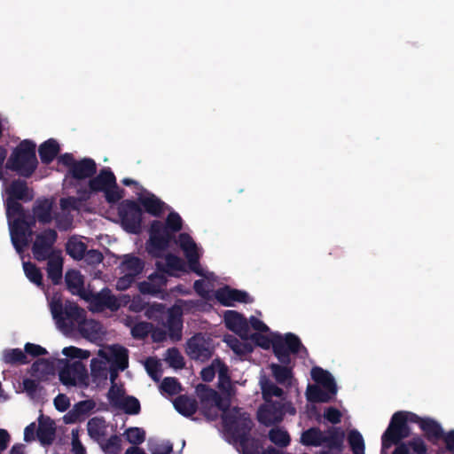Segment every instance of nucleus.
Wrapping results in <instances>:
<instances>
[{
	"mask_svg": "<svg viewBox=\"0 0 454 454\" xmlns=\"http://www.w3.org/2000/svg\"><path fill=\"white\" fill-rule=\"evenodd\" d=\"M397 443V412L392 416L391 423L382 436V454H387V450Z\"/></svg>",
	"mask_w": 454,
	"mask_h": 454,
	"instance_id": "nucleus-33",
	"label": "nucleus"
},
{
	"mask_svg": "<svg viewBox=\"0 0 454 454\" xmlns=\"http://www.w3.org/2000/svg\"><path fill=\"white\" fill-rule=\"evenodd\" d=\"M88 433L96 441L102 440L108 433V425L101 418L91 419L87 425Z\"/></svg>",
	"mask_w": 454,
	"mask_h": 454,
	"instance_id": "nucleus-34",
	"label": "nucleus"
},
{
	"mask_svg": "<svg viewBox=\"0 0 454 454\" xmlns=\"http://www.w3.org/2000/svg\"><path fill=\"white\" fill-rule=\"evenodd\" d=\"M37 159L35 156V144L29 140L22 141L12 153L6 167L28 176L35 169Z\"/></svg>",
	"mask_w": 454,
	"mask_h": 454,
	"instance_id": "nucleus-9",
	"label": "nucleus"
},
{
	"mask_svg": "<svg viewBox=\"0 0 454 454\" xmlns=\"http://www.w3.org/2000/svg\"><path fill=\"white\" fill-rule=\"evenodd\" d=\"M54 405L59 411H65L69 407L70 402L65 395H59L54 399Z\"/></svg>",
	"mask_w": 454,
	"mask_h": 454,
	"instance_id": "nucleus-61",
	"label": "nucleus"
},
{
	"mask_svg": "<svg viewBox=\"0 0 454 454\" xmlns=\"http://www.w3.org/2000/svg\"><path fill=\"white\" fill-rule=\"evenodd\" d=\"M248 325L255 332L253 334L249 333V339L264 349L272 348L275 356L283 364L289 363L290 353H297L302 348L297 336L293 333L281 335L273 333L256 316H252L249 318Z\"/></svg>",
	"mask_w": 454,
	"mask_h": 454,
	"instance_id": "nucleus-4",
	"label": "nucleus"
},
{
	"mask_svg": "<svg viewBox=\"0 0 454 454\" xmlns=\"http://www.w3.org/2000/svg\"><path fill=\"white\" fill-rule=\"evenodd\" d=\"M343 436V432L335 428L326 432L310 428L301 434V442L306 446H326L339 450L342 445Z\"/></svg>",
	"mask_w": 454,
	"mask_h": 454,
	"instance_id": "nucleus-10",
	"label": "nucleus"
},
{
	"mask_svg": "<svg viewBox=\"0 0 454 454\" xmlns=\"http://www.w3.org/2000/svg\"><path fill=\"white\" fill-rule=\"evenodd\" d=\"M197 393L202 403L203 412L208 419H214L217 417L218 411L223 412L225 437L243 454H279L274 449L266 451L258 440L247 436L251 420L246 412L237 408L227 411V401L220 399L215 390L204 385L197 387Z\"/></svg>",
	"mask_w": 454,
	"mask_h": 454,
	"instance_id": "nucleus-1",
	"label": "nucleus"
},
{
	"mask_svg": "<svg viewBox=\"0 0 454 454\" xmlns=\"http://www.w3.org/2000/svg\"><path fill=\"white\" fill-rule=\"evenodd\" d=\"M41 388L38 382L35 380L25 378L22 381V387L18 389L17 392H24L29 397L35 398L39 395Z\"/></svg>",
	"mask_w": 454,
	"mask_h": 454,
	"instance_id": "nucleus-46",
	"label": "nucleus"
},
{
	"mask_svg": "<svg viewBox=\"0 0 454 454\" xmlns=\"http://www.w3.org/2000/svg\"><path fill=\"white\" fill-rule=\"evenodd\" d=\"M259 384L264 402L274 403L272 400L274 397L279 398L280 401L283 400V390L276 386L265 375H262L260 377Z\"/></svg>",
	"mask_w": 454,
	"mask_h": 454,
	"instance_id": "nucleus-29",
	"label": "nucleus"
},
{
	"mask_svg": "<svg viewBox=\"0 0 454 454\" xmlns=\"http://www.w3.org/2000/svg\"><path fill=\"white\" fill-rule=\"evenodd\" d=\"M348 441L354 454H364V441L357 430L352 429L348 432Z\"/></svg>",
	"mask_w": 454,
	"mask_h": 454,
	"instance_id": "nucleus-41",
	"label": "nucleus"
},
{
	"mask_svg": "<svg viewBox=\"0 0 454 454\" xmlns=\"http://www.w3.org/2000/svg\"><path fill=\"white\" fill-rule=\"evenodd\" d=\"M79 331L84 338L95 342L102 340L106 335L104 327L94 320L84 319Z\"/></svg>",
	"mask_w": 454,
	"mask_h": 454,
	"instance_id": "nucleus-28",
	"label": "nucleus"
},
{
	"mask_svg": "<svg viewBox=\"0 0 454 454\" xmlns=\"http://www.w3.org/2000/svg\"><path fill=\"white\" fill-rule=\"evenodd\" d=\"M213 350V344L208 337L199 334L192 337L187 343L186 352L188 356L195 360L204 361L210 357Z\"/></svg>",
	"mask_w": 454,
	"mask_h": 454,
	"instance_id": "nucleus-17",
	"label": "nucleus"
},
{
	"mask_svg": "<svg viewBox=\"0 0 454 454\" xmlns=\"http://www.w3.org/2000/svg\"><path fill=\"white\" fill-rule=\"evenodd\" d=\"M59 152V145L54 139H49L42 144L39 147V155L41 160L49 163L53 160Z\"/></svg>",
	"mask_w": 454,
	"mask_h": 454,
	"instance_id": "nucleus-36",
	"label": "nucleus"
},
{
	"mask_svg": "<svg viewBox=\"0 0 454 454\" xmlns=\"http://www.w3.org/2000/svg\"><path fill=\"white\" fill-rule=\"evenodd\" d=\"M183 308L181 304L175 305L168 311V335L173 340H178L181 338L182 320L181 316Z\"/></svg>",
	"mask_w": 454,
	"mask_h": 454,
	"instance_id": "nucleus-24",
	"label": "nucleus"
},
{
	"mask_svg": "<svg viewBox=\"0 0 454 454\" xmlns=\"http://www.w3.org/2000/svg\"><path fill=\"white\" fill-rule=\"evenodd\" d=\"M224 323L226 327L239 334L242 339H249V325L247 319L239 312L227 310L224 313Z\"/></svg>",
	"mask_w": 454,
	"mask_h": 454,
	"instance_id": "nucleus-20",
	"label": "nucleus"
},
{
	"mask_svg": "<svg viewBox=\"0 0 454 454\" xmlns=\"http://www.w3.org/2000/svg\"><path fill=\"white\" fill-rule=\"evenodd\" d=\"M72 447L74 454H86L84 447L79 441L77 430H72Z\"/></svg>",
	"mask_w": 454,
	"mask_h": 454,
	"instance_id": "nucleus-60",
	"label": "nucleus"
},
{
	"mask_svg": "<svg viewBox=\"0 0 454 454\" xmlns=\"http://www.w3.org/2000/svg\"><path fill=\"white\" fill-rule=\"evenodd\" d=\"M38 437L43 444H49L54 437L53 423L49 419H42L38 428Z\"/></svg>",
	"mask_w": 454,
	"mask_h": 454,
	"instance_id": "nucleus-39",
	"label": "nucleus"
},
{
	"mask_svg": "<svg viewBox=\"0 0 454 454\" xmlns=\"http://www.w3.org/2000/svg\"><path fill=\"white\" fill-rule=\"evenodd\" d=\"M136 192L138 202L147 213L157 216L166 210L165 203L147 190L138 187Z\"/></svg>",
	"mask_w": 454,
	"mask_h": 454,
	"instance_id": "nucleus-19",
	"label": "nucleus"
},
{
	"mask_svg": "<svg viewBox=\"0 0 454 454\" xmlns=\"http://www.w3.org/2000/svg\"><path fill=\"white\" fill-rule=\"evenodd\" d=\"M51 203L49 200H43L35 207L34 214L35 218L42 223H48L51 217Z\"/></svg>",
	"mask_w": 454,
	"mask_h": 454,
	"instance_id": "nucleus-44",
	"label": "nucleus"
},
{
	"mask_svg": "<svg viewBox=\"0 0 454 454\" xmlns=\"http://www.w3.org/2000/svg\"><path fill=\"white\" fill-rule=\"evenodd\" d=\"M149 450L152 454H169L172 446L168 442L149 441Z\"/></svg>",
	"mask_w": 454,
	"mask_h": 454,
	"instance_id": "nucleus-51",
	"label": "nucleus"
},
{
	"mask_svg": "<svg viewBox=\"0 0 454 454\" xmlns=\"http://www.w3.org/2000/svg\"><path fill=\"white\" fill-rule=\"evenodd\" d=\"M4 197L12 242L17 252L21 253L29 241L31 228L25 221L17 200H30L32 194L25 183L14 181L11 184H4Z\"/></svg>",
	"mask_w": 454,
	"mask_h": 454,
	"instance_id": "nucleus-3",
	"label": "nucleus"
},
{
	"mask_svg": "<svg viewBox=\"0 0 454 454\" xmlns=\"http://www.w3.org/2000/svg\"><path fill=\"white\" fill-rule=\"evenodd\" d=\"M165 360L174 368H181L184 365L183 356L179 351L175 348L168 350Z\"/></svg>",
	"mask_w": 454,
	"mask_h": 454,
	"instance_id": "nucleus-52",
	"label": "nucleus"
},
{
	"mask_svg": "<svg viewBox=\"0 0 454 454\" xmlns=\"http://www.w3.org/2000/svg\"><path fill=\"white\" fill-rule=\"evenodd\" d=\"M113 385L108 392V398L113 405H116L120 403V402L124 398L125 393L121 387L112 382Z\"/></svg>",
	"mask_w": 454,
	"mask_h": 454,
	"instance_id": "nucleus-54",
	"label": "nucleus"
},
{
	"mask_svg": "<svg viewBox=\"0 0 454 454\" xmlns=\"http://www.w3.org/2000/svg\"><path fill=\"white\" fill-rule=\"evenodd\" d=\"M215 373L218 374V387L228 397L233 395L235 390L227 374V367L221 361L215 360L210 366L203 369L201 377L205 381H211Z\"/></svg>",
	"mask_w": 454,
	"mask_h": 454,
	"instance_id": "nucleus-15",
	"label": "nucleus"
},
{
	"mask_svg": "<svg viewBox=\"0 0 454 454\" xmlns=\"http://www.w3.org/2000/svg\"><path fill=\"white\" fill-rule=\"evenodd\" d=\"M65 280L68 290L75 295L82 297H87L84 288L83 278L78 270H67L65 276Z\"/></svg>",
	"mask_w": 454,
	"mask_h": 454,
	"instance_id": "nucleus-25",
	"label": "nucleus"
},
{
	"mask_svg": "<svg viewBox=\"0 0 454 454\" xmlns=\"http://www.w3.org/2000/svg\"><path fill=\"white\" fill-rule=\"evenodd\" d=\"M160 362L154 358H149L145 363L146 372L154 380L160 377Z\"/></svg>",
	"mask_w": 454,
	"mask_h": 454,
	"instance_id": "nucleus-53",
	"label": "nucleus"
},
{
	"mask_svg": "<svg viewBox=\"0 0 454 454\" xmlns=\"http://www.w3.org/2000/svg\"><path fill=\"white\" fill-rule=\"evenodd\" d=\"M96 170L94 161L91 160L84 159L74 164L71 174L74 178L82 180L90 176Z\"/></svg>",
	"mask_w": 454,
	"mask_h": 454,
	"instance_id": "nucleus-32",
	"label": "nucleus"
},
{
	"mask_svg": "<svg viewBox=\"0 0 454 454\" xmlns=\"http://www.w3.org/2000/svg\"><path fill=\"white\" fill-rule=\"evenodd\" d=\"M94 406L95 403L90 400L80 402L74 406L72 411L65 415L64 420L67 423H73L79 419L80 415L89 412Z\"/></svg>",
	"mask_w": 454,
	"mask_h": 454,
	"instance_id": "nucleus-37",
	"label": "nucleus"
},
{
	"mask_svg": "<svg viewBox=\"0 0 454 454\" xmlns=\"http://www.w3.org/2000/svg\"><path fill=\"white\" fill-rule=\"evenodd\" d=\"M443 440L446 450L450 452L454 453V430H450L447 433L443 432Z\"/></svg>",
	"mask_w": 454,
	"mask_h": 454,
	"instance_id": "nucleus-62",
	"label": "nucleus"
},
{
	"mask_svg": "<svg viewBox=\"0 0 454 454\" xmlns=\"http://www.w3.org/2000/svg\"><path fill=\"white\" fill-rule=\"evenodd\" d=\"M173 404L175 409L184 416L192 415L197 409L195 401L186 396L176 398Z\"/></svg>",
	"mask_w": 454,
	"mask_h": 454,
	"instance_id": "nucleus-38",
	"label": "nucleus"
},
{
	"mask_svg": "<svg viewBox=\"0 0 454 454\" xmlns=\"http://www.w3.org/2000/svg\"><path fill=\"white\" fill-rule=\"evenodd\" d=\"M167 226L170 230L176 231L182 228V218L176 213H169L167 218Z\"/></svg>",
	"mask_w": 454,
	"mask_h": 454,
	"instance_id": "nucleus-56",
	"label": "nucleus"
},
{
	"mask_svg": "<svg viewBox=\"0 0 454 454\" xmlns=\"http://www.w3.org/2000/svg\"><path fill=\"white\" fill-rule=\"evenodd\" d=\"M176 243L182 249L190 270L204 278L194 283V288L200 295L207 298L211 291L212 285L210 282L215 280V275L203 269L199 263V260L202 254L201 247L194 242L191 236L185 233H182L178 236Z\"/></svg>",
	"mask_w": 454,
	"mask_h": 454,
	"instance_id": "nucleus-6",
	"label": "nucleus"
},
{
	"mask_svg": "<svg viewBox=\"0 0 454 454\" xmlns=\"http://www.w3.org/2000/svg\"><path fill=\"white\" fill-rule=\"evenodd\" d=\"M119 215L122 228L130 233H138L141 230L142 211L132 201H125L121 205Z\"/></svg>",
	"mask_w": 454,
	"mask_h": 454,
	"instance_id": "nucleus-16",
	"label": "nucleus"
},
{
	"mask_svg": "<svg viewBox=\"0 0 454 454\" xmlns=\"http://www.w3.org/2000/svg\"><path fill=\"white\" fill-rule=\"evenodd\" d=\"M419 428L423 431L426 439L431 444H437L444 436V429L442 425L434 419L426 418L421 419L419 417L417 421Z\"/></svg>",
	"mask_w": 454,
	"mask_h": 454,
	"instance_id": "nucleus-21",
	"label": "nucleus"
},
{
	"mask_svg": "<svg viewBox=\"0 0 454 454\" xmlns=\"http://www.w3.org/2000/svg\"><path fill=\"white\" fill-rule=\"evenodd\" d=\"M26 355H30L32 356H37L41 355H44L47 353L46 349L40 345L34 343H27L25 345V352Z\"/></svg>",
	"mask_w": 454,
	"mask_h": 454,
	"instance_id": "nucleus-59",
	"label": "nucleus"
},
{
	"mask_svg": "<svg viewBox=\"0 0 454 454\" xmlns=\"http://www.w3.org/2000/svg\"><path fill=\"white\" fill-rule=\"evenodd\" d=\"M269 436L273 443L281 447L286 446L290 442L288 433L282 428H272L270 431Z\"/></svg>",
	"mask_w": 454,
	"mask_h": 454,
	"instance_id": "nucleus-45",
	"label": "nucleus"
},
{
	"mask_svg": "<svg viewBox=\"0 0 454 454\" xmlns=\"http://www.w3.org/2000/svg\"><path fill=\"white\" fill-rule=\"evenodd\" d=\"M257 415L260 422L270 425L281 421L284 412L279 402H264V404L259 408Z\"/></svg>",
	"mask_w": 454,
	"mask_h": 454,
	"instance_id": "nucleus-22",
	"label": "nucleus"
},
{
	"mask_svg": "<svg viewBox=\"0 0 454 454\" xmlns=\"http://www.w3.org/2000/svg\"><path fill=\"white\" fill-rule=\"evenodd\" d=\"M120 273L121 277L117 280L116 288L126 290L134 282L144 268L143 262L131 254L122 255L121 258Z\"/></svg>",
	"mask_w": 454,
	"mask_h": 454,
	"instance_id": "nucleus-13",
	"label": "nucleus"
},
{
	"mask_svg": "<svg viewBox=\"0 0 454 454\" xmlns=\"http://www.w3.org/2000/svg\"><path fill=\"white\" fill-rule=\"evenodd\" d=\"M90 192H103L108 202L114 203L121 198V193L115 184V178L112 172L101 171L97 176L89 182Z\"/></svg>",
	"mask_w": 454,
	"mask_h": 454,
	"instance_id": "nucleus-12",
	"label": "nucleus"
},
{
	"mask_svg": "<svg viewBox=\"0 0 454 454\" xmlns=\"http://www.w3.org/2000/svg\"><path fill=\"white\" fill-rule=\"evenodd\" d=\"M36 430V426L35 423H31L28 425L24 430V439L28 442L35 438V432Z\"/></svg>",
	"mask_w": 454,
	"mask_h": 454,
	"instance_id": "nucleus-64",
	"label": "nucleus"
},
{
	"mask_svg": "<svg viewBox=\"0 0 454 454\" xmlns=\"http://www.w3.org/2000/svg\"><path fill=\"white\" fill-rule=\"evenodd\" d=\"M169 234L162 223L154 221L151 225L150 239L146 245L147 252L159 258L156 262L157 272L151 275L146 281L140 283L139 290L143 294H156L166 285L165 273L178 277L186 272L184 262L176 255L164 254L169 243Z\"/></svg>",
	"mask_w": 454,
	"mask_h": 454,
	"instance_id": "nucleus-2",
	"label": "nucleus"
},
{
	"mask_svg": "<svg viewBox=\"0 0 454 454\" xmlns=\"http://www.w3.org/2000/svg\"><path fill=\"white\" fill-rule=\"evenodd\" d=\"M3 360L7 364H27V355L20 348L5 349L3 352Z\"/></svg>",
	"mask_w": 454,
	"mask_h": 454,
	"instance_id": "nucleus-42",
	"label": "nucleus"
},
{
	"mask_svg": "<svg viewBox=\"0 0 454 454\" xmlns=\"http://www.w3.org/2000/svg\"><path fill=\"white\" fill-rule=\"evenodd\" d=\"M272 376L275 380L286 387H296V380L294 377L292 369L287 366L271 364L270 365Z\"/></svg>",
	"mask_w": 454,
	"mask_h": 454,
	"instance_id": "nucleus-27",
	"label": "nucleus"
},
{
	"mask_svg": "<svg viewBox=\"0 0 454 454\" xmlns=\"http://www.w3.org/2000/svg\"><path fill=\"white\" fill-rule=\"evenodd\" d=\"M86 260L91 263H98L102 261V254L96 250H90L86 254Z\"/></svg>",
	"mask_w": 454,
	"mask_h": 454,
	"instance_id": "nucleus-63",
	"label": "nucleus"
},
{
	"mask_svg": "<svg viewBox=\"0 0 454 454\" xmlns=\"http://www.w3.org/2000/svg\"><path fill=\"white\" fill-rule=\"evenodd\" d=\"M51 316L57 327L64 333L74 329L80 330L85 319V312L72 302H67L63 308L61 296L59 294L48 298Z\"/></svg>",
	"mask_w": 454,
	"mask_h": 454,
	"instance_id": "nucleus-7",
	"label": "nucleus"
},
{
	"mask_svg": "<svg viewBox=\"0 0 454 454\" xmlns=\"http://www.w3.org/2000/svg\"><path fill=\"white\" fill-rule=\"evenodd\" d=\"M55 363L64 364L66 362L63 359L57 360H45L41 359L34 363L31 367L32 376L38 380H48L51 376L55 374Z\"/></svg>",
	"mask_w": 454,
	"mask_h": 454,
	"instance_id": "nucleus-23",
	"label": "nucleus"
},
{
	"mask_svg": "<svg viewBox=\"0 0 454 454\" xmlns=\"http://www.w3.org/2000/svg\"><path fill=\"white\" fill-rule=\"evenodd\" d=\"M23 270L26 277L34 284L40 286L42 274L40 270L32 263L23 262Z\"/></svg>",
	"mask_w": 454,
	"mask_h": 454,
	"instance_id": "nucleus-49",
	"label": "nucleus"
},
{
	"mask_svg": "<svg viewBox=\"0 0 454 454\" xmlns=\"http://www.w3.org/2000/svg\"><path fill=\"white\" fill-rule=\"evenodd\" d=\"M115 406L123 409L128 413L133 414L137 413L140 408L139 403L136 398L127 395Z\"/></svg>",
	"mask_w": 454,
	"mask_h": 454,
	"instance_id": "nucleus-50",
	"label": "nucleus"
},
{
	"mask_svg": "<svg viewBox=\"0 0 454 454\" xmlns=\"http://www.w3.org/2000/svg\"><path fill=\"white\" fill-rule=\"evenodd\" d=\"M86 246L77 237H72L67 243V252L74 259H81L85 253Z\"/></svg>",
	"mask_w": 454,
	"mask_h": 454,
	"instance_id": "nucleus-40",
	"label": "nucleus"
},
{
	"mask_svg": "<svg viewBox=\"0 0 454 454\" xmlns=\"http://www.w3.org/2000/svg\"><path fill=\"white\" fill-rule=\"evenodd\" d=\"M228 346L239 355L247 354L252 351V347L247 342H241L238 339L232 336H228L225 339Z\"/></svg>",
	"mask_w": 454,
	"mask_h": 454,
	"instance_id": "nucleus-47",
	"label": "nucleus"
},
{
	"mask_svg": "<svg viewBox=\"0 0 454 454\" xmlns=\"http://www.w3.org/2000/svg\"><path fill=\"white\" fill-rule=\"evenodd\" d=\"M55 239L56 232L54 231H44L37 236L33 252L37 260L48 258V276L54 283H58L62 277L63 259L59 251L50 253L51 247Z\"/></svg>",
	"mask_w": 454,
	"mask_h": 454,
	"instance_id": "nucleus-8",
	"label": "nucleus"
},
{
	"mask_svg": "<svg viewBox=\"0 0 454 454\" xmlns=\"http://www.w3.org/2000/svg\"><path fill=\"white\" fill-rule=\"evenodd\" d=\"M312 380L316 382L315 385L321 386L332 394L337 393V387L333 376L320 367L315 366L311 369L310 372Z\"/></svg>",
	"mask_w": 454,
	"mask_h": 454,
	"instance_id": "nucleus-26",
	"label": "nucleus"
},
{
	"mask_svg": "<svg viewBox=\"0 0 454 454\" xmlns=\"http://www.w3.org/2000/svg\"><path fill=\"white\" fill-rule=\"evenodd\" d=\"M427 448L420 436H414L408 443L399 442V454H427Z\"/></svg>",
	"mask_w": 454,
	"mask_h": 454,
	"instance_id": "nucleus-30",
	"label": "nucleus"
},
{
	"mask_svg": "<svg viewBox=\"0 0 454 454\" xmlns=\"http://www.w3.org/2000/svg\"><path fill=\"white\" fill-rule=\"evenodd\" d=\"M336 394H332L318 385H308L306 397L313 403H326Z\"/></svg>",
	"mask_w": 454,
	"mask_h": 454,
	"instance_id": "nucleus-35",
	"label": "nucleus"
},
{
	"mask_svg": "<svg viewBox=\"0 0 454 454\" xmlns=\"http://www.w3.org/2000/svg\"><path fill=\"white\" fill-rule=\"evenodd\" d=\"M62 354L70 360H87L90 356V352L74 346L66 347L62 349Z\"/></svg>",
	"mask_w": 454,
	"mask_h": 454,
	"instance_id": "nucleus-43",
	"label": "nucleus"
},
{
	"mask_svg": "<svg viewBox=\"0 0 454 454\" xmlns=\"http://www.w3.org/2000/svg\"><path fill=\"white\" fill-rule=\"evenodd\" d=\"M161 389L169 395H175L180 391V385L175 379L166 378L161 384Z\"/></svg>",
	"mask_w": 454,
	"mask_h": 454,
	"instance_id": "nucleus-55",
	"label": "nucleus"
},
{
	"mask_svg": "<svg viewBox=\"0 0 454 454\" xmlns=\"http://www.w3.org/2000/svg\"><path fill=\"white\" fill-rule=\"evenodd\" d=\"M124 436L131 444H140L145 441V433L139 427H129L124 432Z\"/></svg>",
	"mask_w": 454,
	"mask_h": 454,
	"instance_id": "nucleus-48",
	"label": "nucleus"
},
{
	"mask_svg": "<svg viewBox=\"0 0 454 454\" xmlns=\"http://www.w3.org/2000/svg\"><path fill=\"white\" fill-rule=\"evenodd\" d=\"M86 295L87 297H82V299L89 303V308L92 311H101L105 308L117 310L121 306L128 303V297L126 295L120 297L113 296L108 289H103L98 294H92L87 291Z\"/></svg>",
	"mask_w": 454,
	"mask_h": 454,
	"instance_id": "nucleus-11",
	"label": "nucleus"
},
{
	"mask_svg": "<svg viewBox=\"0 0 454 454\" xmlns=\"http://www.w3.org/2000/svg\"><path fill=\"white\" fill-rule=\"evenodd\" d=\"M59 380L65 386L86 387L90 386V376L84 364L74 362L67 364L59 371Z\"/></svg>",
	"mask_w": 454,
	"mask_h": 454,
	"instance_id": "nucleus-14",
	"label": "nucleus"
},
{
	"mask_svg": "<svg viewBox=\"0 0 454 454\" xmlns=\"http://www.w3.org/2000/svg\"><path fill=\"white\" fill-rule=\"evenodd\" d=\"M215 299L223 306H234L236 302L249 303L253 298L245 291L223 286L215 293Z\"/></svg>",
	"mask_w": 454,
	"mask_h": 454,
	"instance_id": "nucleus-18",
	"label": "nucleus"
},
{
	"mask_svg": "<svg viewBox=\"0 0 454 454\" xmlns=\"http://www.w3.org/2000/svg\"><path fill=\"white\" fill-rule=\"evenodd\" d=\"M419 416L416 413L409 411H399V442L411 434V429L409 423L417 424Z\"/></svg>",
	"mask_w": 454,
	"mask_h": 454,
	"instance_id": "nucleus-31",
	"label": "nucleus"
},
{
	"mask_svg": "<svg viewBox=\"0 0 454 454\" xmlns=\"http://www.w3.org/2000/svg\"><path fill=\"white\" fill-rule=\"evenodd\" d=\"M128 366V351L121 346L113 345L100 348L90 360V380L96 387L105 386L108 378L114 382L118 371Z\"/></svg>",
	"mask_w": 454,
	"mask_h": 454,
	"instance_id": "nucleus-5",
	"label": "nucleus"
},
{
	"mask_svg": "<svg viewBox=\"0 0 454 454\" xmlns=\"http://www.w3.org/2000/svg\"><path fill=\"white\" fill-rule=\"evenodd\" d=\"M325 419L332 424H337L340 421L341 413L339 410L330 407L324 412Z\"/></svg>",
	"mask_w": 454,
	"mask_h": 454,
	"instance_id": "nucleus-58",
	"label": "nucleus"
},
{
	"mask_svg": "<svg viewBox=\"0 0 454 454\" xmlns=\"http://www.w3.org/2000/svg\"><path fill=\"white\" fill-rule=\"evenodd\" d=\"M151 331V326L147 323H138L131 328V333L135 338H143Z\"/></svg>",
	"mask_w": 454,
	"mask_h": 454,
	"instance_id": "nucleus-57",
	"label": "nucleus"
}]
</instances>
